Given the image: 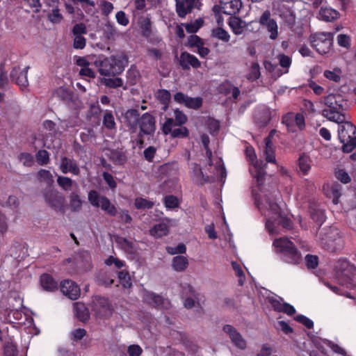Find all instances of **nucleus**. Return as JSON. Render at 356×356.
I'll list each match as a JSON object with an SVG mask.
<instances>
[{"label": "nucleus", "instance_id": "f03ea898", "mask_svg": "<svg viewBox=\"0 0 356 356\" xmlns=\"http://www.w3.org/2000/svg\"><path fill=\"white\" fill-rule=\"evenodd\" d=\"M128 65V58L124 54L111 56L110 57H95L94 66L98 68L99 72L104 76H115L121 73Z\"/></svg>", "mask_w": 356, "mask_h": 356}, {"label": "nucleus", "instance_id": "e2e57ef3", "mask_svg": "<svg viewBox=\"0 0 356 356\" xmlns=\"http://www.w3.org/2000/svg\"><path fill=\"white\" fill-rule=\"evenodd\" d=\"M294 319L297 322L304 325L308 329H312L314 327V322L302 314L297 315L295 316Z\"/></svg>", "mask_w": 356, "mask_h": 356}, {"label": "nucleus", "instance_id": "4be33fe9", "mask_svg": "<svg viewBox=\"0 0 356 356\" xmlns=\"http://www.w3.org/2000/svg\"><path fill=\"white\" fill-rule=\"evenodd\" d=\"M29 67H24L21 70L18 67H15L11 72L12 79L19 85L22 88H24L28 85L27 73Z\"/></svg>", "mask_w": 356, "mask_h": 356}, {"label": "nucleus", "instance_id": "473e14b6", "mask_svg": "<svg viewBox=\"0 0 356 356\" xmlns=\"http://www.w3.org/2000/svg\"><path fill=\"white\" fill-rule=\"evenodd\" d=\"M342 72L339 67H334L332 70H326L323 72V76L328 80L339 83L341 81Z\"/></svg>", "mask_w": 356, "mask_h": 356}, {"label": "nucleus", "instance_id": "603ef678", "mask_svg": "<svg viewBox=\"0 0 356 356\" xmlns=\"http://www.w3.org/2000/svg\"><path fill=\"white\" fill-rule=\"evenodd\" d=\"M305 263L308 269H315L318 266V257L316 255L308 254L305 256Z\"/></svg>", "mask_w": 356, "mask_h": 356}, {"label": "nucleus", "instance_id": "3c124183", "mask_svg": "<svg viewBox=\"0 0 356 356\" xmlns=\"http://www.w3.org/2000/svg\"><path fill=\"white\" fill-rule=\"evenodd\" d=\"M104 126L108 129H114L115 128V122L114 117L111 112H106L103 118Z\"/></svg>", "mask_w": 356, "mask_h": 356}, {"label": "nucleus", "instance_id": "052dcab7", "mask_svg": "<svg viewBox=\"0 0 356 356\" xmlns=\"http://www.w3.org/2000/svg\"><path fill=\"white\" fill-rule=\"evenodd\" d=\"M104 264L108 266L114 265V266L118 269H120L124 266V262L123 261H121L113 256H110L106 259H105Z\"/></svg>", "mask_w": 356, "mask_h": 356}, {"label": "nucleus", "instance_id": "a878e982", "mask_svg": "<svg viewBox=\"0 0 356 356\" xmlns=\"http://www.w3.org/2000/svg\"><path fill=\"white\" fill-rule=\"evenodd\" d=\"M40 284L42 288L47 291H54L58 289V282L48 273H44L40 276Z\"/></svg>", "mask_w": 356, "mask_h": 356}, {"label": "nucleus", "instance_id": "a19ab883", "mask_svg": "<svg viewBox=\"0 0 356 356\" xmlns=\"http://www.w3.org/2000/svg\"><path fill=\"white\" fill-rule=\"evenodd\" d=\"M282 122L286 125L288 131L291 132H296L298 130L293 119V113L285 115L282 118Z\"/></svg>", "mask_w": 356, "mask_h": 356}, {"label": "nucleus", "instance_id": "de8ad7c7", "mask_svg": "<svg viewBox=\"0 0 356 356\" xmlns=\"http://www.w3.org/2000/svg\"><path fill=\"white\" fill-rule=\"evenodd\" d=\"M134 205L138 209H145L152 208L154 206V202L143 197H136Z\"/></svg>", "mask_w": 356, "mask_h": 356}, {"label": "nucleus", "instance_id": "aec40b11", "mask_svg": "<svg viewBox=\"0 0 356 356\" xmlns=\"http://www.w3.org/2000/svg\"><path fill=\"white\" fill-rule=\"evenodd\" d=\"M274 131H272L269 136L265 138V145L262 152L261 156L265 159L266 162L275 163V148L272 143V137Z\"/></svg>", "mask_w": 356, "mask_h": 356}, {"label": "nucleus", "instance_id": "f8f14e48", "mask_svg": "<svg viewBox=\"0 0 356 356\" xmlns=\"http://www.w3.org/2000/svg\"><path fill=\"white\" fill-rule=\"evenodd\" d=\"M95 56L80 57L76 60V64L81 67L79 71L80 75L88 78H95V72L91 68L94 65Z\"/></svg>", "mask_w": 356, "mask_h": 356}, {"label": "nucleus", "instance_id": "cd10ccee", "mask_svg": "<svg viewBox=\"0 0 356 356\" xmlns=\"http://www.w3.org/2000/svg\"><path fill=\"white\" fill-rule=\"evenodd\" d=\"M339 13L330 7H322L318 13V18L326 22H332L337 19Z\"/></svg>", "mask_w": 356, "mask_h": 356}, {"label": "nucleus", "instance_id": "0eeeda50", "mask_svg": "<svg viewBox=\"0 0 356 356\" xmlns=\"http://www.w3.org/2000/svg\"><path fill=\"white\" fill-rule=\"evenodd\" d=\"M245 154L250 161V173L252 175L253 177L257 179L258 185H261L265 176L264 167L266 166V164H264L261 161L259 162L257 160L256 154L253 147H247Z\"/></svg>", "mask_w": 356, "mask_h": 356}, {"label": "nucleus", "instance_id": "ea45409f", "mask_svg": "<svg viewBox=\"0 0 356 356\" xmlns=\"http://www.w3.org/2000/svg\"><path fill=\"white\" fill-rule=\"evenodd\" d=\"M102 83L104 84L106 87L111 88H115L121 87L123 85V81L118 77L114 78H103L101 79Z\"/></svg>", "mask_w": 356, "mask_h": 356}, {"label": "nucleus", "instance_id": "a211bd4d", "mask_svg": "<svg viewBox=\"0 0 356 356\" xmlns=\"http://www.w3.org/2000/svg\"><path fill=\"white\" fill-rule=\"evenodd\" d=\"M92 302L94 310L102 317L111 313V305L108 298L96 296Z\"/></svg>", "mask_w": 356, "mask_h": 356}, {"label": "nucleus", "instance_id": "ddd939ff", "mask_svg": "<svg viewBox=\"0 0 356 356\" xmlns=\"http://www.w3.org/2000/svg\"><path fill=\"white\" fill-rule=\"evenodd\" d=\"M60 291L70 299L75 300L81 294L79 285L70 280H65L60 283Z\"/></svg>", "mask_w": 356, "mask_h": 356}, {"label": "nucleus", "instance_id": "6e6d98bb", "mask_svg": "<svg viewBox=\"0 0 356 356\" xmlns=\"http://www.w3.org/2000/svg\"><path fill=\"white\" fill-rule=\"evenodd\" d=\"M179 126V125H177V122L172 118H168L163 125L162 130L164 134L168 135L170 134L175 128Z\"/></svg>", "mask_w": 356, "mask_h": 356}, {"label": "nucleus", "instance_id": "f257e3e1", "mask_svg": "<svg viewBox=\"0 0 356 356\" xmlns=\"http://www.w3.org/2000/svg\"><path fill=\"white\" fill-rule=\"evenodd\" d=\"M252 195L258 209L266 218V229L270 235L277 234L280 226L291 227V219L281 208L275 194L261 189L257 193L253 189Z\"/></svg>", "mask_w": 356, "mask_h": 356}, {"label": "nucleus", "instance_id": "72a5a7b5", "mask_svg": "<svg viewBox=\"0 0 356 356\" xmlns=\"http://www.w3.org/2000/svg\"><path fill=\"white\" fill-rule=\"evenodd\" d=\"M312 160L309 156L302 154L300 156L298 159V166L300 171L303 175H307L311 169Z\"/></svg>", "mask_w": 356, "mask_h": 356}, {"label": "nucleus", "instance_id": "412c9836", "mask_svg": "<svg viewBox=\"0 0 356 356\" xmlns=\"http://www.w3.org/2000/svg\"><path fill=\"white\" fill-rule=\"evenodd\" d=\"M59 168L64 174L70 172L74 175H78L80 172V169L76 162L66 156H63L60 159Z\"/></svg>", "mask_w": 356, "mask_h": 356}, {"label": "nucleus", "instance_id": "5fc2aeb1", "mask_svg": "<svg viewBox=\"0 0 356 356\" xmlns=\"http://www.w3.org/2000/svg\"><path fill=\"white\" fill-rule=\"evenodd\" d=\"M202 104V99L201 97H188L184 106L190 108H198Z\"/></svg>", "mask_w": 356, "mask_h": 356}, {"label": "nucleus", "instance_id": "bf43d9fd", "mask_svg": "<svg viewBox=\"0 0 356 356\" xmlns=\"http://www.w3.org/2000/svg\"><path fill=\"white\" fill-rule=\"evenodd\" d=\"M49 159V154L46 150H39L36 154V160L41 165H46Z\"/></svg>", "mask_w": 356, "mask_h": 356}, {"label": "nucleus", "instance_id": "79ce46f5", "mask_svg": "<svg viewBox=\"0 0 356 356\" xmlns=\"http://www.w3.org/2000/svg\"><path fill=\"white\" fill-rule=\"evenodd\" d=\"M98 285L109 286L114 283V279L105 273H100L96 277Z\"/></svg>", "mask_w": 356, "mask_h": 356}, {"label": "nucleus", "instance_id": "f3484780", "mask_svg": "<svg viewBox=\"0 0 356 356\" xmlns=\"http://www.w3.org/2000/svg\"><path fill=\"white\" fill-rule=\"evenodd\" d=\"M223 331L229 334L232 342L236 348L241 350H244L246 348L245 340L233 326L230 325H225L223 327Z\"/></svg>", "mask_w": 356, "mask_h": 356}, {"label": "nucleus", "instance_id": "0e129e2a", "mask_svg": "<svg viewBox=\"0 0 356 356\" xmlns=\"http://www.w3.org/2000/svg\"><path fill=\"white\" fill-rule=\"evenodd\" d=\"M18 158H19V160L20 161V162H22L24 165L30 167L33 163V157L29 153H26V152L21 153L19 155Z\"/></svg>", "mask_w": 356, "mask_h": 356}, {"label": "nucleus", "instance_id": "a18cd8bd", "mask_svg": "<svg viewBox=\"0 0 356 356\" xmlns=\"http://www.w3.org/2000/svg\"><path fill=\"white\" fill-rule=\"evenodd\" d=\"M181 296L184 298V296H193L195 298V300L199 302L200 299L198 298L199 294L195 291L193 287L188 284H185L184 285H181Z\"/></svg>", "mask_w": 356, "mask_h": 356}, {"label": "nucleus", "instance_id": "338daca9", "mask_svg": "<svg viewBox=\"0 0 356 356\" xmlns=\"http://www.w3.org/2000/svg\"><path fill=\"white\" fill-rule=\"evenodd\" d=\"M87 334V332L83 328H77L71 332L72 339L74 341H78L82 339Z\"/></svg>", "mask_w": 356, "mask_h": 356}, {"label": "nucleus", "instance_id": "f704fd0d", "mask_svg": "<svg viewBox=\"0 0 356 356\" xmlns=\"http://www.w3.org/2000/svg\"><path fill=\"white\" fill-rule=\"evenodd\" d=\"M193 179L200 183L209 181V177L207 172L204 173L202 168L197 164L193 165Z\"/></svg>", "mask_w": 356, "mask_h": 356}, {"label": "nucleus", "instance_id": "864d4df0", "mask_svg": "<svg viewBox=\"0 0 356 356\" xmlns=\"http://www.w3.org/2000/svg\"><path fill=\"white\" fill-rule=\"evenodd\" d=\"M277 59L280 66L284 69L283 73H287L291 64V59L290 57L284 54H280L277 56Z\"/></svg>", "mask_w": 356, "mask_h": 356}, {"label": "nucleus", "instance_id": "c03bdc74", "mask_svg": "<svg viewBox=\"0 0 356 356\" xmlns=\"http://www.w3.org/2000/svg\"><path fill=\"white\" fill-rule=\"evenodd\" d=\"M260 76L259 65L254 62L251 64L249 72L247 74V78L250 81H254Z\"/></svg>", "mask_w": 356, "mask_h": 356}, {"label": "nucleus", "instance_id": "393cba45", "mask_svg": "<svg viewBox=\"0 0 356 356\" xmlns=\"http://www.w3.org/2000/svg\"><path fill=\"white\" fill-rule=\"evenodd\" d=\"M220 7L225 14L232 15L239 12L242 7V2L241 0H232L228 2L221 3Z\"/></svg>", "mask_w": 356, "mask_h": 356}, {"label": "nucleus", "instance_id": "1a4fd4ad", "mask_svg": "<svg viewBox=\"0 0 356 356\" xmlns=\"http://www.w3.org/2000/svg\"><path fill=\"white\" fill-rule=\"evenodd\" d=\"M209 162V173L207 175L209 177V181L214 179L216 177H220L222 180L227 175L225 168L222 160L220 158L210 159L208 158Z\"/></svg>", "mask_w": 356, "mask_h": 356}, {"label": "nucleus", "instance_id": "58836bf2", "mask_svg": "<svg viewBox=\"0 0 356 356\" xmlns=\"http://www.w3.org/2000/svg\"><path fill=\"white\" fill-rule=\"evenodd\" d=\"M119 282L124 288H130L132 286L131 277L128 271L121 270L118 273Z\"/></svg>", "mask_w": 356, "mask_h": 356}, {"label": "nucleus", "instance_id": "680f3d73", "mask_svg": "<svg viewBox=\"0 0 356 356\" xmlns=\"http://www.w3.org/2000/svg\"><path fill=\"white\" fill-rule=\"evenodd\" d=\"M164 204L167 209H172L178 207L179 200L173 195H168L164 198Z\"/></svg>", "mask_w": 356, "mask_h": 356}, {"label": "nucleus", "instance_id": "9d476101", "mask_svg": "<svg viewBox=\"0 0 356 356\" xmlns=\"http://www.w3.org/2000/svg\"><path fill=\"white\" fill-rule=\"evenodd\" d=\"M155 118L149 113H145L140 118L138 122L139 136L152 135L156 130Z\"/></svg>", "mask_w": 356, "mask_h": 356}, {"label": "nucleus", "instance_id": "4468645a", "mask_svg": "<svg viewBox=\"0 0 356 356\" xmlns=\"http://www.w3.org/2000/svg\"><path fill=\"white\" fill-rule=\"evenodd\" d=\"M259 23L264 26L268 32L270 33V38L272 40H275L278 36V26L277 22L270 19V13L269 10H266L264 12L262 15L259 19Z\"/></svg>", "mask_w": 356, "mask_h": 356}, {"label": "nucleus", "instance_id": "bb28decb", "mask_svg": "<svg viewBox=\"0 0 356 356\" xmlns=\"http://www.w3.org/2000/svg\"><path fill=\"white\" fill-rule=\"evenodd\" d=\"M228 24L236 35L242 34L247 26L246 22L237 17H230Z\"/></svg>", "mask_w": 356, "mask_h": 356}, {"label": "nucleus", "instance_id": "c85d7f7f", "mask_svg": "<svg viewBox=\"0 0 356 356\" xmlns=\"http://www.w3.org/2000/svg\"><path fill=\"white\" fill-rule=\"evenodd\" d=\"M150 234L156 238H160L168 233V225L166 222H161L156 224L150 230Z\"/></svg>", "mask_w": 356, "mask_h": 356}, {"label": "nucleus", "instance_id": "49530a36", "mask_svg": "<svg viewBox=\"0 0 356 356\" xmlns=\"http://www.w3.org/2000/svg\"><path fill=\"white\" fill-rule=\"evenodd\" d=\"M57 183L58 185L64 191H70L74 181L69 177L58 176L57 178Z\"/></svg>", "mask_w": 356, "mask_h": 356}, {"label": "nucleus", "instance_id": "774afa93", "mask_svg": "<svg viewBox=\"0 0 356 356\" xmlns=\"http://www.w3.org/2000/svg\"><path fill=\"white\" fill-rule=\"evenodd\" d=\"M127 353L129 356H140L143 353V349L138 344H132L128 346Z\"/></svg>", "mask_w": 356, "mask_h": 356}, {"label": "nucleus", "instance_id": "c756f323", "mask_svg": "<svg viewBox=\"0 0 356 356\" xmlns=\"http://www.w3.org/2000/svg\"><path fill=\"white\" fill-rule=\"evenodd\" d=\"M17 345L14 343L13 340L10 337L5 339L3 343V356H17Z\"/></svg>", "mask_w": 356, "mask_h": 356}, {"label": "nucleus", "instance_id": "20e7f679", "mask_svg": "<svg viewBox=\"0 0 356 356\" xmlns=\"http://www.w3.org/2000/svg\"><path fill=\"white\" fill-rule=\"evenodd\" d=\"M338 124V136L343 144L342 150L343 152L349 153L356 147V127L346 119L343 122Z\"/></svg>", "mask_w": 356, "mask_h": 356}, {"label": "nucleus", "instance_id": "09e8293b", "mask_svg": "<svg viewBox=\"0 0 356 356\" xmlns=\"http://www.w3.org/2000/svg\"><path fill=\"white\" fill-rule=\"evenodd\" d=\"M70 206L73 211H79L81 208L82 200L79 195L75 193L70 195Z\"/></svg>", "mask_w": 356, "mask_h": 356}, {"label": "nucleus", "instance_id": "b1692460", "mask_svg": "<svg viewBox=\"0 0 356 356\" xmlns=\"http://www.w3.org/2000/svg\"><path fill=\"white\" fill-rule=\"evenodd\" d=\"M179 62L184 69H188L190 67L197 68L200 66V60L195 56L188 52L181 54Z\"/></svg>", "mask_w": 356, "mask_h": 356}, {"label": "nucleus", "instance_id": "c9c22d12", "mask_svg": "<svg viewBox=\"0 0 356 356\" xmlns=\"http://www.w3.org/2000/svg\"><path fill=\"white\" fill-rule=\"evenodd\" d=\"M38 181L44 183L47 186H51L54 182V178L50 171L42 169L37 174Z\"/></svg>", "mask_w": 356, "mask_h": 356}, {"label": "nucleus", "instance_id": "2f4dec72", "mask_svg": "<svg viewBox=\"0 0 356 356\" xmlns=\"http://www.w3.org/2000/svg\"><path fill=\"white\" fill-rule=\"evenodd\" d=\"M211 35L212 38L221 40L224 42H228L230 40V35L229 33L220 26L212 29Z\"/></svg>", "mask_w": 356, "mask_h": 356}, {"label": "nucleus", "instance_id": "dca6fc26", "mask_svg": "<svg viewBox=\"0 0 356 356\" xmlns=\"http://www.w3.org/2000/svg\"><path fill=\"white\" fill-rule=\"evenodd\" d=\"M45 202L55 209L61 210L65 203L64 196L56 190H49L44 194Z\"/></svg>", "mask_w": 356, "mask_h": 356}, {"label": "nucleus", "instance_id": "2eb2a0df", "mask_svg": "<svg viewBox=\"0 0 356 356\" xmlns=\"http://www.w3.org/2000/svg\"><path fill=\"white\" fill-rule=\"evenodd\" d=\"M200 0H176V10L180 17H184L193 8H199Z\"/></svg>", "mask_w": 356, "mask_h": 356}, {"label": "nucleus", "instance_id": "4d7b16f0", "mask_svg": "<svg viewBox=\"0 0 356 356\" xmlns=\"http://www.w3.org/2000/svg\"><path fill=\"white\" fill-rule=\"evenodd\" d=\"M156 97L158 98V99H159L161 101V102L163 104L165 105V107H166V106L168 105V104L170 99L171 95L168 90L162 89V90H159L157 92Z\"/></svg>", "mask_w": 356, "mask_h": 356}, {"label": "nucleus", "instance_id": "6e6552de", "mask_svg": "<svg viewBox=\"0 0 356 356\" xmlns=\"http://www.w3.org/2000/svg\"><path fill=\"white\" fill-rule=\"evenodd\" d=\"M275 252L280 253L282 259L289 264H298L301 260V253L296 246H275Z\"/></svg>", "mask_w": 356, "mask_h": 356}, {"label": "nucleus", "instance_id": "e433bc0d", "mask_svg": "<svg viewBox=\"0 0 356 356\" xmlns=\"http://www.w3.org/2000/svg\"><path fill=\"white\" fill-rule=\"evenodd\" d=\"M75 313L77 318L82 322H85L89 319V312L83 304H76Z\"/></svg>", "mask_w": 356, "mask_h": 356}, {"label": "nucleus", "instance_id": "37998d69", "mask_svg": "<svg viewBox=\"0 0 356 356\" xmlns=\"http://www.w3.org/2000/svg\"><path fill=\"white\" fill-rule=\"evenodd\" d=\"M203 19L202 18H198L193 22L184 24L183 25L188 33H194L200 29V28L203 25Z\"/></svg>", "mask_w": 356, "mask_h": 356}, {"label": "nucleus", "instance_id": "5701e85b", "mask_svg": "<svg viewBox=\"0 0 356 356\" xmlns=\"http://www.w3.org/2000/svg\"><path fill=\"white\" fill-rule=\"evenodd\" d=\"M145 301L150 305L159 308L166 309L168 305V300L163 298L161 296L156 295L154 293H147L145 297Z\"/></svg>", "mask_w": 356, "mask_h": 356}, {"label": "nucleus", "instance_id": "7ed1b4c3", "mask_svg": "<svg viewBox=\"0 0 356 356\" xmlns=\"http://www.w3.org/2000/svg\"><path fill=\"white\" fill-rule=\"evenodd\" d=\"M325 108L322 111V115L328 120L340 123L345 120L343 113L345 102L339 94H329L324 98Z\"/></svg>", "mask_w": 356, "mask_h": 356}, {"label": "nucleus", "instance_id": "39448f33", "mask_svg": "<svg viewBox=\"0 0 356 356\" xmlns=\"http://www.w3.org/2000/svg\"><path fill=\"white\" fill-rule=\"evenodd\" d=\"M334 33L321 32L312 34L309 37L310 42L316 51L321 55L330 52L332 46Z\"/></svg>", "mask_w": 356, "mask_h": 356}, {"label": "nucleus", "instance_id": "8fccbe9b", "mask_svg": "<svg viewBox=\"0 0 356 356\" xmlns=\"http://www.w3.org/2000/svg\"><path fill=\"white\" fill-rule=\"evenodd\" d=\"M337 44L346 49H349L351 45V38L347 34H339L337 37Z\"/></svg>", "mask_w": 356, "mask_h": 356}, {"label": "nucleus", "instance_id": "7c9ffc66", "mask_svg": "<svg viewBox=\"0 0 356 356\" xmlns=\"http://www.w3.org/2000/svg\"><path fill=\"white\" fill-rule=\"evenodd\" d=\"M188 262L184 256H176L172 259V266L176 271H184L188 266Z\"/></svg>", "mask_w": 356, "mask_h": 356}, {"label": "nucleus", "instance_id": "69168bd1", "mask_svg": "<svg viewBox=\"0 0 356 356\" xmlns=\"http://www.w3.org/2000/svg\"><path fill=\"white\" fill-rule=\"evenodd\" d=\"M173 138H184L188 134V129L184 127L175 128L171 133H170Z\"/></svg>", "mask_w": 356, "mask_h": 356}, {"label": "nucleus", "instance_id": "6ab92c4d", "mask_svg": "<svg viewBox=\"0 0 356 356\" xmlns=\"http://www.w3.org/2000/svg\"><path fill=\"white\" fill-rule=\"evenodd\" d=\"M323 191L325 195L332 200L334 204L339 203V199L341 195V186L338 183H327L323 186Z\"/></svg>", "mask_w": 356, "mask_h": 356}, {"label": "nucleus", "instance_id": "423d86ee", "mask_svg": "<svg viewBox=\"0 0 356 356\" xmlns=\"http://www.w3.org/2000/svg\"><path fill=\"white\" fill-rule=\"evenodd\" d=\"M88 198L93 207H100L108 215L115 216L118 213L115 206L106 197L100 195L96 191H90Z\"/></svg>", "mask_w": 356, "mask_h": 356}, {"label": "nucleus", "instance_id": "4c0bfd02", "mask_svg": "<svg viewBox=\"0 0 356 356\" xmlns=\"http://www.w3.org/2000/svg\"><path fill=\"white\" fill-rule=\"evenodd\" d=\"M231 264L235 273V275L238 277V285L243 286L245 280V276L241 265L237 261H232Z\"/></svg>", "mask_w": 356, "mask_h": 356}, {"label": "nucleus", "instance_id": "9b49d317", "mask_svg": "<svg viewBox=\"0 0 356 356\" xmlns=\"http://www.w3.org/2000/svg\"><path fill=\"white\" fill-rule=\"evenodd\" d=\"M140 114L135 109H129L122 114L124 124L131 133H136L138 130Z\"/></svg>", "mask_w": 356, "mask_h": 356}, {"label": "nucleus", "instance_id": "13d9d810", "mask_svg": "<svg viewBox=\"0 0 356 356\" xmlns=\"http://www.w3.org/2000/svg\"><path fill=\"white\" fill-rule=\"evenodd\" d=\"M312 218L317 225L321 226L325 220V215L323 210L318 209L311 214Z\"/></svg>", "mask_w": 356, "mask_h": 356}]
</instances>
